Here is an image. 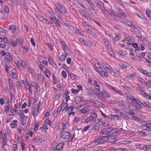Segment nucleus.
I'll use <instances>...</instances> for the list:
<instances>
[{"label": "nucleus", "mask_w": 151, "mask_h": 151, "mask_svg": "<svg viewBox=\"0 0 151 151\" xmlns=\"http://www.w3.org/2000/svg\"><path fill=\"white\" fill-rule=\"evenodd\" d=\"M91 41L90 40L88 39L86 40V42H85L84 45L87 46L91 45Z\"/></svg>", "instance_id": "37998d69"}, {"label": "nucleus", "mask_w": 151, "mask_h": 151, "mask_svg": "<svg viewBox=\"0 0 151 151\" xmlns=\"http://www.w3.org/2000/svg\"><path fill=\"white\" fill-rule=\"evenodd\" d=\"M102 70L100 71V73L101 76H106L107 77L109 76L108 73L107 72H106L105 70Z\"/></svg>", "instance_id": "f8f14e48"}, {"label": "nucleus", "mask_w": 151, "mask_h": 151, "mask_svg": "<svg viewBox=\"0 0 151 151\" xmlns=\"http://www.w3.org/2000/svg\"><path fill=\"white\" fill-rule=\"evenodd\" d=\"M37 76L38 80L40 82H42L44 81L45 79L44 76L40 74H38Z\"/></svg>", "instance_id": "1a4fd4ad"}, {"label": "nucleus", "mask_w": 151, "mask_h": 151, "mask_svg": "<svg viewBox=\"0 0 151 151\" xmlns=\"http://www.w3.org/2000/svg\"><path fill=\"white\" fill-rule=\"evenodd\" d=\"M110 129V128H105L103 130L104 133V134L105 135V138H107L108 137H109V136H108L107 135V134H108L109 132V130Z\"/></svg>", "instance_id": "ddd939ff"}, {"label": "nucleus", "mask_w": 151, "mask_h": 151, "mask_svg": "<svg viewBox=\"0 0 151 151\" xmlns=\"http://www.w3.org/2000/svg\"><path fill=\"white\" fill-rule=\"evenodd\" d=\"M65 58L66 56L65 53H64L59 57V59L60 60L63 61L65 60Z\"/></svg>", "instance_id": "f704fd0d"}, {"label": "nucleus", "mask_w": 151, "mask_h": 151, "mask_svg": "<svg viewBox=\"0 0 151 151\" xmlns=\"http://www.w3.org/2000/svg\"><path fill=\"white\" fill-rule=\"evenodd\" d=\"M4 49L5 50H8L10 47V45L7 42H4Z\"/></svg>", "instance_id": "c85d7f7f"}, {"label": "nucleus", "mask_w": 151, "mask_h": 151, "mask_svg": "<svg viewBox=\"0 0 151 151\" xmlns=\"http://www.w3.org/2000/svg\"><path fill=\"white\" fill-rule=\"evenodd\" d=\"M109 86V88L110 89H112L114 91H115L116 92L118 93V94H119L120 95L122 96L123 95V93L117 90V89H115V88L112 87L111 86H109V85H108Z\"/></svg>", "instance_id": "6ab92c4d"}, {"label": "nucleus", "mask_w": 151, "mask_h": 151, "mask_svg": "<svg viewBox=\"0 0 151 151\" xmlns=\"http://www.w3.org/2000/svg\"><path fill=\"white\" fill-rule=\"evenodd\" d=\"M127 45H132L134 48H136L138 46V44L137 43L134 42L133 43H132L130 42H128Z\"/></svg>", "instance_id": "e433bc0d"}, {"label": "nucleus", "mask_w": 151, "mask_h": 151, "mask_svg": "<svg viewBox=\"0 0 151 151\" xmlns=\"http://www.w3.org/2000/svg\"><path fill=\"white\" fill-rule=\"evenodd\" d=\"M90 109L88 107H86L81 109V113L83 114H84L85 113L90 111Z\"/></svg>", "instance_id": "a211bd4d"}, {"label": "nucleus", "mask_w": 151, "mask_h": 151, "mask_svg": "<svg viewBox=\"0 0 151 151\" xmlns=\"http://www.w3.org/2000/svg\"><path fill=\"white\" fill-rule=\"evenodd\" d=\"M109 13L110 15L114 17H115L116 16L115 15V13L114 11L113 10H110L109 11Z\"/></svg>", "instance_id": "7c9ffc66"}, {"label": "nucleus", "mask_w": 151, "mask_h": 151, "mask_svg": "<svg viewBox=\"0 0 151 151\" xmlns=\"http://www.w3.org/2000/svg\"><path fill=\"white\" fill-rule=\"evenodd\" d=\"M79 13L86 19H88V15H87L86 14V13L85 11H83V10H81L80 11Z\"/></svg>", "instance_id": "b1692460"}, {"label": "nucleus", "mask_w": 151, "mask_h": 151, "mask_svg": "<svg viewBox=\"0 0 151 151\" xmlns=\"http://www.w3.org/2000/svg\"><path fill=\"white\" fill-rule=\"evenodd\" d=\"M121 22L123 24L132 28H134V25L132 24V22L128 21H122Z\"/></svg>", "instance_id": "39448f33"}, {"label": "nucleus", "mask_w": 151, "mask_h": 151, "mask_svg": "<svg viewBox=\"0 0 151 151\" xmlns=\"http://www.w3.org/2000/svg\"><path fill=\"white\" fill-rule=\"evenodd\" d=\"M98 141H96L95 139L90 144L88 145V147H92L98 145Z\"/></svg>", "instance_id": "9d476101"}, {"label": "nucleus", "mask_w": 151, "mask_h": 151, "mask_svg": "<svg viewBox=\"0 0 151 151\" xmlns=\"http://www.w3.org/2000/svg\"><path fill=\"white\" fill-rule=\"evenodd\" d=\"M63 143L59 144L56 147V150H62L63 148Z\"/></svg>", "instance_id": "dca6fc26"}, {"label": "nucleus", "mask_w": 151, "mask_h": 151, "mask_svg": "<svg viewBox=\"0 0 151 151\" xmlns=\"http://www.w3.org/2000/svg\"><path fill=\"white\" fill-rule=\"evenodd\" d=\"M121 86L125 91L129 92L130 91V88L127 86L124 85Z\"/></svg>", "instance_id": "5701e85b"}, {"label": "nucleus", "mask_w": 151, "mask_h": 151, "mask_svg": "<svg viewBox=\"0 0 151 151\" xmlns=\"http://www.w3.org/2000/svg\"><path fill=\"white\" fill-rule=\"evenodd\" d=\"M102 93H103V97H104L105 98L109 97L110 96V94L105 91H102Z\"/></svg>", "instance_id": "a878e982"}, {"label": "nucleus", "mask_w": 151, "mask_h": 151, "mask_svg": "<svg viewBox=\"0 0 151 151\" xmlns=\"http://www.w3.org/2000/svg\"><path fill=\"white\" fill-rule=\"evenodd\" d=\"M107 118H109L111 120L114 121L116 120V115H114L112 114L108 115Z\"/></svg>", "instance_id": "cd10ccee"}, {"label": "nucleus", "mask_w": 151, "mask_h": 151, "mask_svg": "<svg viewBox=\"0 0 151 151\" xmlns=\"http://www.w3.org/2000/svg\"><path fill=\"white\" fill-rule=\"evenodd\" d=\"M8 29L13 31H17V27L16 26L12 25L10 26H8Z\"/></svg>", "instance_id": "2eb2a0df"}, {"label": "nucleus", "mask_w": 151, "mask_h": 151, "mask_svg": "<svg viewBox=\"0 0 151 151\" xmlns=\"http://www.w3.org/2000/svg\"><path fill=\"white\" fill-rule=\"evenodd\" d=\"M34 146L32 145H29V151H34Z\"/></svg>", "instance_id": "338daca9"}, {"label": "nucleus", "mask_w": 151, "mask_h": 151, "mask_svg": "<svg viewBox=\"0 0 151 151\" xmlns=\"http://www.w3.org/2000/svg\"><path fill=\"white\" fill-rule=\"evenodd\" d=\"M127 114H129V115H134L135 113L134 112L132 111L131 110L129 109L127 113Z\"/></svg>", "instance_id": "6e6d98bb"}, {"label": "nucleus", "mask_w": 151, "mask_h": 151, "mask_svg": "<svg viewBox=\"0 0 151 151\" xmlns=\"http://www.w3.org/2000/svg\"><path fill=\"white\" fill-rule=\"evenodd\" d=\"M145 62L147 64V65H151V61H150L149 60L147 59H145Z\"/></svg>", "instance_id": "69168bd1"}, {"label": "nucleus", "mask_w": 151, "mask_h": 151, "mask_svg": "<svg viewBox=\"0 0 151 151\" xmlns=\"http://www.w3.org/2000/svg\"><path fill=\"white\" fill-rule=\"evenodd\" d=\"M104 138H105V135L101 136H98L95 139V140L98 141L99 140L103 139Z\"/></svg>", "instance_id": "864d4df0"}, {"label": "nucleus", "mask_w": 151, "mask_h": 151, "mask_svg": "<svg viewBox=\"0 0 151 151\" xmlns=\"http://www.w3.org/2000/svg\"><path fill=\"white\" fill-rule=\"evenodd\" d=\"M147 55L148 58L151 60V52H147Z\"/></svg>", "instance_id": "774afa93"}, {"label": "nucleus", "mask_w": 151, "mask_h": 151, "mask_svg": "<svg viewBox=\"0 0 151 151\" xmlns=\"http://www.w3.org/2000/svg\"><path fill=\"white\" fill-rule=\"evenodd\" d=\"M17 122V121L16 120H14L12 121V123L10 124V125L13 128H15L17 126L16 123Z\"/></svg>", "instance_id": "412c9836"}, {"label": "nucleus", "mask_w": 151, "mask_h": 151, "mask_svg": "<svg viewBox=\"0 0 151 151\" xmlns=\"http://www.w3.org/2000/svg\"><path fill=\"white\" fill-rule=\"evenodd\" d=\"M131 141L129 140H127L124 139H121L120 140L119 142L122 144H125L130 143H131Z\"/></svg>", "instance_id": "9b49d317"}, {"label": "nucleus", "mask_w": 151, "mask_h": 151, "mask_svg": "<svg viewBox=\"0 0 151 151\" xmlns=\"http://www.w3.org/2000/svg\"><path fill=\"white\" fill-rule=\"evenodd\" d=\"M143 127L146 129L147 132L150 134V132L151 131V124H145L143 125Z\"/></svg>", "instance_id": "423d86ee"}, {"label": "nucleus", "mask_w": 151, "mask_h": 151, "mask_svg": "<svg viewBox=\"0 0 151 151\" xmlns=\"http://www.w3.org/2000/svg\"><path fill=\"white\" fill-rule=\"evenodd\" d=\"M136 86L137 89L139 90H140V91H142V90H143V88L141 87V86L138 84H136Z\"/></svg>", "instance_id": "0e129e2a"}, {"label": "nucleus", "mask_w": 151, "mask_h": 151, "mask_svg": "<svg viewBox=\"0 0 151 151\" xmlns=\"http://www.w3.org/2000/svg\"><path fill=\"white\" fill-rule=\"evenodd\" d=\"M60 136L63 139H67L71 137V134L68 132H61L60 134Z\"/></svg>", "instance_id": "7ed1b4c3"}, {"label": "nucleus", "mask_w": 151, "mask_h": 151, "mask_svg": "<svg viewBox=\"0 0 151 151\" xmlns=\"http://www.w3.org/2000/svg\"><path fill=\"white\" fill-rule=\"evenodd\" d=\"M48 12L49 13L50 15L49 16V17L50 18V17H54L56 15V14H55L53 12L50 11L48 10Z\"/></svg>", "instance_id": "4c0bfd02"}, {"label": "nucleus", "mask_w": 151, "mask_h": 151, "mask_svg": "<svg viewBox=\"0 0 151 151\" xmlns=\"http://www.w3.org/2000/svg\"><path fill=\"white\" fill-rule=\"evenodd\" d=\"M69 75L70 76V78L73 80L76 79L78 77L77 76L73 74H70Z\"/></svg>", "instance_id": "09e8293b"}, {"label": "nucleus", "mask_w": 151, "mask_h": 151, "mask_svg": "<svg viewBox=\"0 0 151 151\" xmlns=\"http://www.w3.org/2000/svg\"><path fill=\"white\" fill-rule=\"evenodd\" d=\"M54 22L55 24L57 25V26L58 28L61 27V25L59 22V20H58L57 21H56L55 22L54 21Z\"/></svg>", "instance_id": "680f3d73"}, {"label": "nucleus", "mask_w": 151, "mask_h": 151, "mask_svg": "<svg viewBox=\"0 0 151 151\" xmlns=\"http://www.w3.org/2000/svg\"><path fill=\"white\" fill-rule=\"evenodd\" d=\"M82 24L83 27L84 29L88 32L91 35H94L93 32V28L90 26L86 22H82Z\"/></svg>", "instance_id": "f257e3e1"}, {"label": "nucleus", "mask_w": 151, "mask_h": 151, "mask_svg": "<svg viewBox=\"0 0 151 151\" xmlns=\"http://www.w3.org/2000/svg\"><path fill=\"white\" fill-rule=\"evenodd\" d=\"M94 84H95V86H96V87L95 88V89L97 90L100 91V87L99 84L96 81H95L94 82Z\"/></svg>", "instance_id": "58836bf2"}, {"label": "nucleus", "mask_w": 151, "mask_h": 151, "mask_svg": "<svg viewBox=\"0 0 151 151\" xmlns=\"http://www.w3.org/2000/svg\"><path fill=\"white\" fill-rule=\"evenodd\" d=\"M72 92L74 94H77L78 92H79V90H78V89H75L74 88H72L71 89Z\"/></svg>", "instance_id": "bf43d9fd"}, {"label": "nucleus", "mask_w": 151, "mask_h": 151, "mask_svg": "<svg viewBox=\"0 0 151 151\" xmlns=\"http://www.w3.org/2000/svg\"><path fill=\"white\" fill-rule=\"evenodd\" d=\"M109 131V132H108L109 133L107 134V135L109 137L115 134H119L120 133L119 130L116 128L113 129L111 130H110Z\"/></svg>", "instance_id": "20e7f679"}, {"label": "nucleus", "mask_w": 151, "mask_h": 151, "mask_svg": "<svg viewBox=\"0 0 151 151\" xmlns=\"http://www.w3.org/2000/svg\"><path fill=\"white\" fill-rule=\"evenodd\" d=\"M45 74L46 76L47 77H50V74L49 70L47 68H46V70L45 71Z\"/></svg>", "instance_id": "a19ab883"}, {"label": "nucleus", "mask_w": 151, "mask_h": 151, "mask_svg": "<svg viewBox=\"0 0 151 151\" xmlns=\"http://www.w3.org/2000/svg\"><path fill=\"white\" fill-rule=\"evenodd\" d=\"M92 121V119H91L90 118H87L86 119H84L83 117L81 119V122L83 123H88Z\"/></svg>", "instance_id": "f3484780"}, {"label": "nucleus", "mask_w": 151, "mask_h": 151, "mask_svg": "<svg viewBox=\"0 0 151 151\" xmlns=\"http://www.w3.org/2000/svg\"><path fill=\"white\" fill-rule=\"evenodd\" d=\"M146 13L148 17L151 18V10L147 9L146 11Z\"/></svg>", "instance_id": "c03bdc74"}, {"label": "nucleus", "mask_w": 151, "mask_h": 151, "mask_svg": "<svg viewBox=\"0 0 151 151\" xmlns=\"http://www.w3.org/2000/svg\"><path fill=\"white\" fill-rule=\"evenodd\" d=\"M21 105V104H18L17 105L16 104L14 105V107L15 109V112L17 113L18 111V110L17 109V108H20V106Z\"/></svg>", "instance_id": "de8ad7c7"}, {"label": "nucleus", "mask_w": 151, "mask_h": 151, "mask_svg": "<svg viewBox=\"0 0 151 151\" xmlns=\"http://www.w3.org/2000/svg\"><path fill=\"white\" fill-rule=\"evenodd\" d=\"M68 125V121L66 120H64L62 123L63 127V130H65V127Z\"/></svg>", "instance_id": "bb28decb"}, {"label": "nucleus", "mask_w": 151, "mask_h": 151, "mask_svg": "<svg viewBox=\"0 0 151 151\" xmlns=\"http://www.w3.org/2000/svg\"><path fill=\"white\" fill-rule=\"evenodd\" d=\"M73 110V106H70L68 108L66 111H67V112L68 113H70Z\"/></svg>", "instance_id": "13d9d810"}, {"label": "nucleus", "mask_w": 151, "mask_h": 151, "mask_svg": "<svg viewBox=\"0 0 151 151\" xmlns=\"http://www.w3.org/2000/svg\"><path fill=\"white\" fill-rule=\"evenodd\" d=\"M83 97H79L77 96L75 99V101L76 103L77 104H80L81 101H83Z\"/></svg>", "instance_id": "0eeeda50"}, {"label": "nucleus", "mask_w": 151, "mask_h": 151, "mask_svg": "<svg viewBox=\"0 0 151 151\" xmlns=\"http://www.w3.org/2000/svg\"><path fill=\"white\" fill-rule=\"evenodd\" d=\"M132 104L136 108L138 109L139 110H141V106L138 105L134 101H133V100L132 102Z\"/></svg>", "instance_id": "aec40b11"}, {"label": "nucleus", "mask_w": 151, "mask_h": 151, "mask_svg": "<svg viewBox=\"0 0 151 151\" xmlns=\"http://www.w3.org/2000/svg\"><path fill=\"white\" fill-rule=\"evenodd\" d=\"M97 95V96L101 99L102 100L104 99V98L103 97V93H102V92L98 93Z\"/></svg>", "instance_id": "c9c22d12"}, {"label": "nucleus", "mask_w": 151, "mask_h": 151, "mask_svg": "<svg viewBox=\"0 0 151 151\" xmlns=\"http://www.w3.org/2000/svg\"><path fill=\"white\" fill-rule=\"evenodd\" d=\"M45 122V123L48 125H49V126H51L52 125L51 123H52V122L50 121L49 118H47L46 119Z\"/></svg>", "instance_id": "ea45409f"}, {"label": "nucleus", "mask_w": 151, "mask_h": 151, "mask_svg": "<svg viewBox=\"0 0 151 151\" xmlns=\"http://www.w3.org/2000/svg\"><path fill=\"white\" fill-rule=\"evenodd\" d=\"M104 68V70L106 71V72H109L110 71V69H111V67H108L106 66H103Z\"/></svg>", "instance_id": "a18cd8bd"}, {"label": "nucleus", "mask_w": 151, "mask_h": 151, "mask_svg": "<svg viewBox=\"0 0 151 151\" xmlns=\"http://www.w3.org/2000/svg\"><path fill=\"white\" fill-rule=\"evenodd\" d=\"M113 28L114 29L120 30L121 29L122 27H121L119 25L117 24L116 25L113 26Z\"/></svg>", "instance_id": "49530a36"}, {"label": "nucleus", "mask_w": 151, "mask_h": 151, "mask_svg": "<svg viewBox=\"0 0 151 151\" xmlns=\"http://www.w3.org/2000/svg\"><path fill=\"white\" fill-rule=\"evenodd\" d=\"M104 41L107 49L110 47V44L108 40L107 39H104Z\"/></svg>", "instance_id": "4be33fe9"}, {"label": "nucleus", "mask_w": 151, "mask_h": 151, "mask_svg": "<svg viewBox=\"0 0 151 151\" xmlns=\"http://www.w3.org/2000/svg\"><path fill=\"white\" fill-rule=\"evenodd\" d=\"M39 109L38 108L37 109V108H35L33 110V116H35V115H37L38 114V112L39 111Z\"/></svg>", "instance_id": "79ce46f5"}, {"label": "nucleus", "mask_w": 151, "mask_h": 151, "mask_svg": "<svg viewBox=\"0 0 151 151\" xmlns=\"http://www.w3.org/2000/svg\"><path fill=\"white\" fill-rule=\"evenodd\" d=\"M56 9H57L58 12L63 15H64L66 13L67 9L65 6L63 5H58L55 9V11H56Z\"/></svg>", "instance_id": "f03ea898"}, {"label": "nucleus", "mask_w": 151, "mask_h": 151, "mask_svg": "<svg viewBox=\"0 0 151 151\" xmlns=\"http://www.w3.org/2000/svg\"><path fill=\"white\" fill-rule=\"evenodd\" d=\"M115 1L117 4L122 6L123 2L121 0H114Z\"/></svg>", "instance_id": "4d7b16f0"}, {"label": "nucleus", "mask_w": 151, "mask_h": 151, "mask_svg": "<svg viewBox=\"0 0 151 151\" xmlns=\"http://www.w3.org/2000/svg\"><path fill=\"white\" fill-rule=\"evenodd\" d=\"M9 83V86L10 89H12L13 88V81L10 79H8Z\"/></svg>", "instance_id": "72a5a7b5"}, {"label": "nucleus", "mask_w": 151, "mask_h": 151, "mask_svg": "<svg viewBox=\"0 0 151 151\" xmlns=\"http://www.w3.org/2000/svg\"><path fill=\"white\" fill-rule=\"evenodd\" d=\"M116 16L118 17L121 18H125L126 17V14L124 12H122L121 13H118L116 14Z\"/></svg>", "instance_id": "4468645a"}, {"label": "nucleus", "mask_w": 151, "mask_h": 151, "mask_svg": "<svg viewBox=\"0 0 151 151\" xmlns=\"http://www.w3.org/2000/svg\"><path fill=\"white\" fill-rule=\"evenodd\" d=\"M18 41H19L18 40H16L14 42H12L11 43V44L13 47H14L17 44Z\"/></svg>", "instance_id": "603ef678"}, {"label": "nucleus", "mask_w": 151, "mask_h": 151, "mask_svg": "<svg viewBox=\"0 0 151 151\" xmlns=\"http://www.w3.org/2000/svg\"><path fill=\"white\" fill-rule=\"evenodd\" d=\"M148 103L147 102H145V101H143L142 103V104L143 106H144L148 107H150V106H149L148 104Z\"/></svg>", "instance_id": "e2e57ef3"}, {"label": "nucleus", "mask_w": 151, "mask_h": 151, "mask_svg": "<svg viewBox=\"0 0 151 151\" xmlns=\"http://www.w3.org/2000/svg\"><path fill=\"white\" fill-rule=\"evenodd\" d=\"M38 60L41 63H43L44 65H47V62H46V60L45 59V60H42L41 58H39Z\"/></svg>", "instance_id": "8fccbe9b"}, {"label": "nucleus", "mask_w": 151, "mask_h": 151, "mask_svg": "<svg viewBox=\"0 0 151 151\" xmlns=\"http://www.w3.org/2000/svg\"><path fill=\"white\" fill-rule=\"evenodd\" d=\"M90 116L91 117V119H92V121L97 117V114L95 113H91L90 114Z\"/></svg>", "instance_id": "473e14b6"}, {"label": "nucleus", "mask_w": 151, "mask_h": 151, "mask_svg": "<svg viewBox=\"0 0 151 151\" xmlns=\"http://www.w3.org/2000/svg\"><path fill=\"white\" fill-rule=\"evenodd\" d=\"M79 40L80 43L84 44L85 42H86V39L83 38H80L79 39Z\"/></svg>", "instance_id": "5fc2aeb1"}, {"label": "nucleus", "mask_w": 151, "mask_h": 151, "mask_svg": "<svg viewBox=\"0 0 151 151\" xmlns=\"http://www.w3.org/2000/svg\"><path fill=\"white\" fill-rule=\"evenodd\" d=\"M115 137L114 136H112L109 137L105 140V141L108 142H111L114 141Z\"/></svg>", "instance_id": "393cba45"}, {"label": "nucleus", "mask_w": 151, "mask_h": 151, "mask_svg": "<svg viewBox=\"0 0 151 151\" xmlns=\"http://www.w3.org/2000/svg\"><path fill=\"white\" fill-rule=\"evenodd\" d=\"M68 104L67 103H64V106H63L62 108V111H63L65 110H66V111L67 110L68 108Z\"/></svg>", "instance_id": "2f4dec72"}, {"label": "nucleus", "mask_w": 151, "mask_h": 151, "mask_svg": "<svg viewBox=\"0 0 151 151\" xmlns=\"http://www.w3.org/2000/svg\"><path fill=\"white\" fill-rule=\"evenodd\" d=\"M94 2H95L96 3V6L99 7V9L102 6V3L101 2L98 1H95Z\"/></svg>", "instance_id": "c756f323"}, {"label": "nucleus", "mask_w": 151, "mask_h": 151, "mask_svg": "<svg viewBox=\"0 0 151 151\" xmlns=\"http://www.w3.org/2000/svg\"><path fill=\"white\" fill-rule=\"evenodd\" d=\"M4 10L6 14H8L9 13V8L7 6H6L4 8Z\"/></svg>", "instance_id": "052dcab7"}, {"label": "nucleus", "mask_w": 151, "mask_h": 151, "mask_svg": "<svg viewBox=\"0 0 151 151\" xmlns=\"http://www.w3.org/2000/svg\"><path fill=\"white\" fill-rule=\"evenodd\" d=\"M134 99L133 100V101H134L138 105H139V106H141L140 104H142V103L140 101H139L138 100L135 99L134 98Z\"/></svg>", "instance_id": "3c124183"}, {"label": "nucleus", "mask_w": 151, "mask_h": 151, "mask_svg": "<svg viewBox=\"0 0 151 151\" xmlns=\"http://www.w3.org/2000/svg\"><path fill=\"white\" fill-rule=\"evenodd\" d=\"M6 55L4 56L5 58L7 59L9 61L11 62H12V57L11 54L8 52H6Z\"/></svg>", "instance_id": "6e6552de"}]
</instances>
